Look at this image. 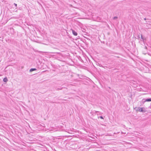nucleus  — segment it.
Listing matches in <instances>:
<instances>
[{
    "mask_svg": "<svg viewBox=\"0 0 151 151\" xmlns=\"http://www.w3.org/2000/svg\"><path fill=\"white\" fill-rule=\"evenodd\" d=\"M72 33L75 36H77L78 34L77 32L73 30H72Z\"/></svg>",
    "mask_w": 151,
    "mask_h": 151,
    "instance_id": "3",
    "label": "nucleus"
},
{
    "mask_svg": "<svg viewBox=\"0 0 151 151\" xmlns=\"http://www.w3.org/2000/svg\"><path fill=\"white\" fill-rule=\"evenodd\" d=\"M142 39V40H143V39H143V37H142V35H141V40H140L141 41H142V40H141Z\"/></svg>",
    "mask_w": 151,
    "mask_h": 151,
    "instance_id": "9",
    "label": "nucleus"
},
{
    "mask_svg": "<svg viewBox=\"0 0 151 151\" xmlns=\"http://www.w3.org/2000/svg\"><path fill=\"white\" fill-rule=\"evenodd\" d=\"M145 48L146 49H147V47L146 46H145Z\"/></svg>",
    "mask_w": 151,
    "mask_h": 151,
    "instance_id": "13",
    "label": "nucleus"
},
{
    "mask_svg": "<svg viewBox=\"0 0 151 151\" xmlns=\"http://www.w3.org/2000/svg\"><path fill=\"white\" fill-rule=\"evenodd\" d=\"M149 102L151 101V98H150L147 99H142V103L143 104H144L145 102Z\"/></svg>",
    "mask_w": 151,
    "mask_h": 151,
    "instance_id": "2",
    "label": "nucleus"
},
{
    "mask_svg": "<svg viewBox=\"0 0 151 151\" xmlns=\"http://www.w3.org/2000/svg\"><path fill=\"white\" fill-rule=\"evenodd\" d=\"M117 18H117V17H113V19L114 20H115V19H117Z\"/></svg>",
    "mask_w": 151,
    "mask_h": 151,
    "instance_id": "8",
    "label": "nucleus"
},
{
    "mask_svg": "<svg viewBox=\"0 0 151 151\" xmlns=\"http://www.w3.org/2000/svg\"><path fill=\"white\" fill-rule=\"evenodd\" d=\"M134 109H135L136 111H139L140 112L144 113L146 111L144 108H140L138 107L137 108L135 107Z\"/></svg>",
    "mask_w": 151,
    "mask_h": 151,
    "instance_id": "1",
    "label": "nucleus"
},
{
    "mask_svg": "<svg viewBox=\"0 0 151 151\" xmlns=\"http://www.w3.org/2000/svg\"><path fill=\"white\" fill-rule=\"evenodd\" d=\"M94 113H96L97 112H98V113H100V114H101L100 112H99V111H94L93 112H94Z\"/></svg>",
    "mask_w": 151,
    "mask_h": 151,
    "instance_id": "7",
    "label": "nucleus"
},
{
    "mask_svg": "<svg viewBox=\"0 0 151 151\" xmlns=\"http://www.w3.org/2000/svg\"><path fill=\"white\" fill-rule=\"evenodd\" d=\"M37 70V69L35 68H32L30 69L29 72H31L34 71H35Z\"/></svg>",
    "mask_w": 151,
    "mask_h": 151,
    "instance_id": "4",
    "label": "nucleus"
},
{
    "mask_svg": "<svg viewBox=\"0 0 151 151\" xmlns=\"http://www.w3.org/2000/svg\"><path fill=\"white\" fill-rule=\"evenodd\" d=\"M3 38L2 37H0V40L3 41Z\"/></svg>",
    "mask_w": 151,
    "mask_h": 151,
    "instance_id": "10",
    "label": "nucleus"
},
{
    "mask_svg": "<svg viewBox=\"0 0 151 151\" xmlns=\"http://www.w3.org/2000/svg\"><path fill=\"white\" fill-rule=\"evenodd\" d=\"M3 81L4 82H6L7 81H8V79L6 77H5L3 79Z\"/></svg>",
    "mask_w": 151,
    "mask_h": 151,
    "instance_id": "5",
    "label": "nucleus"
},
{
    "mask_svg": "<svg viewBox=\"0 0 151 151\" xmlns=\"http://www.w3.org/2000/svg\"><path fill=\"white\" fill-rule=\"evenodd\" d=\"M149 108L150 109H151V107L150 106L149 107Z\"/></svg>",
    "mask_w": 151,
    "mask_h": 151,
    "instance_id": "14",
    "label": "nucleus"
},
{
    "mask_svg": "<svg viewBox=\"0 0 151 151\" xmlns=\"http://www.w3.org/2000/svg\"><path fill=\"white\" fill-rule=\"evenodd\" d=\"M100 118L101 119H104V118L102 116H101L100 117Z\"/></svg>",
    "mask_w": 151,
    "mask_h": 151,
    "instance_id": "12",
    "label": "nucleus"
},
{
    "mask_svg": "<svg viewBox=\"0 0 151 151\" xmlns=\"http://www.w3.org/2000/svg\"><path fill=\"white\" fill-rule=\"evenodd\" d=\"M14 5L15 6H16V8H17V4H15V3H14Z\"/></svg>",
    "mask_w": 151,
    "mask_h": 151,
    "instance_id": "11",
    "label": "nucleus"
},
{
    "mask_svg": "<svg viewBox=\"0 0 151 151\" xmlns=\"http://www.w3.org/2000/svg\"><path fill=\"white\" fill-rule=\"evenodd\" d=\"M146 18H145L144 19V20H146Z\"/></svg>",
    "mask_w": 151,
    "mask_h": 151,
    "instance_id": "15",
    "label": "nucleus"
},
{
    "mask_svg": "<svg viewBox=\"0 0 151 151\" xmlns=\"http://www.w3.org/2000/svg\"><path fill=\"white\" fill-rule=\"evenodd\" d=\"M62 88H56V90H57V91L59 90H61L62 89Z\"/></svg>",
    "mask_w": 151,
    "mask_h": 151,
    "instance_id": "6",
    "label": "nucleus"
}]
</instances>
